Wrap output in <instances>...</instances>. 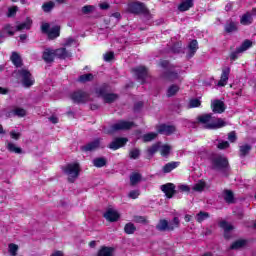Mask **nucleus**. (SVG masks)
Masks as SVG:
<instances>
[{"mask_svg":"<svg viewBox=\"0 0 256 256\" xmlns=\"http://www.w3.org/2000/svg\"><path fill=\"white\" fill-rule=\"evenodd\" d=\"M197 121L200 125H203L205 129H221L225 127L227 122L221 118L213 117L211 114H202L197 117Z\"/></svg>","mask_w":256,"mask_h":256,"instance_id":"nucleus-1","label":"nucleus"},{"mask_svg":"<svg viewBox=\"0 0 256 256\" xmlns=\"http://www.w3.org/2000/svg\"><path fill=\"white\" fill-rule=\"evenodd\" d=\"M64 175H66L69 183H75V180L79 177L81 173V167L79 163H69L62 167Z\"/></svg>","mask_w":256,"mask_h":256,"instance_id":"nucleus-2","label":"nucleus"},{"mask_svg":"<svg viewBox=\"0 0 256 256\" xmlns=\"http://www.w3.org/2000/svg\"><path fill=\"white\" fill-rule=\"evenodd\" d=\"M126 13H131L132 15H139L141 13H148L147 7L143 2H129L125 8Z\"/></svg>","mask_w":256,"mask_h":256,"instance_id":"nucleus-3","label":"nucleus"},{"mask_svg":"<svg viewBox=\"0 0 256 256\" xmlns=\"http://www.w3.org/2000/svg\"><path fill=\"white\" fill-rule=\"evenodd\" d=\"M41 29L42 33H47L49 39H57L61 31V28L59 26H51L49 25V23H43Z\"/></svg>","mask_w":256,"mask_h":256,"instance_id":"nucleus-4","label":"nucleus"},{"mask_svg":"<svg viewBox=\"0 0 256 256\" xmlns=\"http://www.w3.org/2000/svg\"><path fill=\"white\" fill-rule=\"evenodd\" d=\"M19 76L21 77L23 87L29 88L35 84V78L31 75V72L27 69H22L18 71Z\"/></svg>","mask_w":256,"mask_h":256,"instance_id":"nucleus-5","label":"nucleus"},{"mask_svg":"<svg viewBox=\"0 0 256 256\" xmlns=\"http://www.w3.org/2000/svg\"><path fill=\"white\" fill-rule=\"evenodd\" d=\"M212 165L214 169H224V167H227L229 165V162L227 161V158L222 155H216L212 159Z\"/></svg>","mask_w":256,"mask_h":256,"instance_id":"nucleus-6","label":"nucleus"},{"mask_svg":"<svg viewBox=\"0 0 256 256\" xmlns=\"http://www.w3.org/2000/svg\"><path fill=\"white\" fill-rule=\"evenodd\" d=\"M135 127V124L131 121L120 120L112 126V131H125Z\"/></svg>","mask_w":256,"mask_h":256,"instance_id":"nucleus-7","label":"nucleus"},{"mask_svg":"<svg viewBox=\"0 0 256 256\" xmlns=\"http://www.w3.org/2000/svg\"><path fill=\"white\" fill-rule=\"evenodd\" d=\"M104 217L107 221L113 223L115 221H119V217H121V214L119 213V211L110 208L105 212Z\"/></svg>","mask_w":256,"mask_h":256,"instance_id":"nucleus-8","label":"nucleus"},{"mask_svg":"<svg viewBox=\"0 0 256 256\" xmlns=\"http://www.w3.org/2000/svg\"><path fill=\"white\" fill-rule=\"evenodd\" d=\"M101 147H103L101 139H95L94 141L82 146V151H97V149H101Z\"/></svg>","mask_w":256,"mask_h":256,"instance_id":"nucleus-9","label":"nucleus"},{"mask_svg":"<svg viewBox=\"0 0 256 256\" xmlns=\"http://www.w3.org/2000/svg\"><path fill=\"white\" fill-rule=\"evenodd\" d=\"M72 99L75 103H87V101H89V94L83 91L74 92L72 94Z\"/></svg>","mask_w":256,"mask_h":256,"instance_id":"nucleus-10","label":"nucleus"},{"mask_svg":"<svg viewBox=\"0 0 256 256\" xmlns=\"http://www.w3.org/2000/svg\"><path fill=\"white\" fill-rule=\"evenodd\" d=\"M231 73V68L226 66L222 69L221 78L218 81V87H225L229 81V74Z\"/></svg>","mask_w":256,"mask_h":256,"instance_id":"nucleus-11","label":"nucleus"},{"mask_svg":"<svg viewBox=\"0 0 256 256\" xmlns=\"http://www.w3.org/2000/svg\"><path fill=\"white\" fill-rule=\"evenodd\" d=\"M127 141H129L127 138H116L110 143L109 149L117 151V149H121V147H124L127 144Z\"/></svg>","mask_w":256,"mask_h":256,"instance_id":"nucleus-12","label":"nucleus"},{"mask_svg":"<svg viewBox=\"0 0 256 256\" xmlns=\"http://www.w3.org/2000/svg\"><path fill=\"white\" fill-rule=\"evenodd\" d=\"M133 71H134L137 79H139V81H141V83H145V79H147V68H145L143 66H139V67L135 68Z\"/></svg>","mask_w":256,"mask_h":256,"instance_id":"nucleus-13","label":"nucleus"},{"mask_svg":"<svg viewBox=\"0 0 256 256\" xmlns=\"http://www.w3.org/2000/svg\"><path fill=\"white\" fill-rule=\"evenodd\" d=\"M157 131L161 135H171L172 133H175V126L162 124L157 127Z\"/></svg>","mask_w":256,"mask_h":256,"instance_id":"nucleus-14","label":"nucleus"},{"mask_svg":"<svg viewBox=\"0 0 256 256\" xmlns=\"http://www.w3.org/2000/svg\"><path fill=\"white\" fill-rule=\"evenodd\" d=\"M100 97H103L105 103H113V101H117V94L105 93V90L100 89L98 92Z\"/></svg>","mask_w":256,"mask_h":256,"instance_id":"nucleus-15","label":"nucleus"},{"mask_svg":"<svg viewBox=\"0 0 256 256\" xmlns=\"http://www.w3.org/2000/svg\"><path fill=\"white\" fill-rule=\"evenodd\" d=\"M161 190L163 191V193H165V195H166V197H168V199H171V197H173V195H175V185H173L171 183L162 185Z\"/></svg>","mask_w":256,"mask_h":256,"instance_id":"nucleus-16","label":"nucleus"},{"mask_svg":"<svg viewBox=\"0 0 256 256\" xmlns=\"http://www.w3.org/2000/svg\"><path fill=\"white\" fill-rule=\"evenodd\" d=\"M33 25V20L31 18H26L22 23L16 25V31H29Z\"/></svg>","mask_w":256,"mask_h":256,"instance_id":"nucleus-17","label":"nucleus"},{"mask_svg":"<svg viewBox=\"0 0 256 256\" xmlns=\"http://www.w3.org/2000/svg\"><path fill=\"white\" fill-rule=\"evenodd\" d=\"M213 113H223L225 111V104L220 100H214L211 104Z\"/></svg>","mask_w":256,"mask_h":256,"instance_id":"nucleus-18","label":"nucleus"},{"mask_svg":"<svg viewBox=\"0 0 256 256\" xmlns=\"http://www.w3.org/2000/svg\"><path fill=\"white\" fill-rule=\"evenodd\" d=\"M115 255V248L113 247H101L97 253V256H113Z\"/></svg>","mask_w":256,"mask_h":256,"instance_id":"nucleus-19","label":"nucleus"},{"mask_svg":"<svg viewBox=\"0 0 256 256\" xmlns=\"http://www.w3.org/2000/svg\"><path fill=\"white\" fill-rule=\"evenodd\" d=\"M54 57H58L59 59H67L71 57V52H68L65 48H59L54 50Z\"/></svg>","mask_w":256,"mask_h":256,"instance_id":"nucleus-20","label":"nucleus"},{"mask_svg":"<svg viewBox=\"0 0 256 256\" xmlns=\"http://www.w3.org/2000/svg\"><path fill=\"white\" fill-rule=\"evenodd\" d=\"M253 23V15L251 12H246L240 17V24L241 25H251Z\"/></svg>","mask_w":256,"mask_h":256,"instance_id":"nucleus-21","label":"nucleus"},{"mask_svg":"<svg viewBox=\"0 0 256 256\" xmlns=\"http://www.w3.org/2000/svg\"><path fill=\"white\" fill-rule=\"evenodd\" d=\"M197 45H198L197 40H192L188 45V53H187L188 59H191V57H193V55L197 53V49H198Z\"/></svg>","mask_w":256,"mask_h":256,"instance_id":"nucleus-22","label":"nucleus"},{"mask_svg":"<svg viewBox=\"0 0 256 256\" xmlns=\"http://www.w3.org/2000/svg\"><path fill=\"white\" fill-rule=\"evenodd\" d=\"M220 227L224 229V237L226 239H230L231 236L229 235V232L233 231V225L227 223L226 221H222L220 222Z\"/></svg>","mask_w":256,"mask_h":256,"instance_id":"nucleus-23","label":"nucleus"},{"mask_svg":"<svg viewBox=\"0 0 256 256\" xmlns=\"http://www.w3.org/2000/svg\"><path fill=\"white\" fill-rule=\"evenodd\" d=\"M226 33H235L237 31V22L228 20L224 26Z\"/></svg>","mask_w":256,"mask_h":256,"instance_id":"nucleus-24","label":"nucleus"},{"mask_svg":"<svg viewBox=\"0 0 256 256\" xmlns=\"http://www.w3.org/2000/svg\"><path fill=\"white\" fill-rule=\"evenodd\" d=\"M43 59L46 63H51L55 59V50L46 49L43 53Z\"/></svg>","mask_w":256,"mask_h":256,"instance_id":"nucleus-25","label":"nucleus"},{"mask_svg":"<svg viewBox=\"0 0 256 256\" xmlns=\"http://www.w3.org/2000/svg\"><path fill=\"white\" fill-rule=\"evenodd\" d=\"M156 229L158 231H170L169 230V221L165 219H161L158 224L156 225Z\"/></svg>","mask_w":256,"mask_h":256,"instance_id":"nucleus-26","label":"nucleus"},{"mask_svg":"<svg viewBox=\"0 0 256 256\" xmlns=\"http://www.w3.org/2000/svg\"><path fill=\"white\" fill-rule=\"evenodd\" d=\"M191 7H193V0H185L178 6V9L179 11L183 12V11H189Z\"/></svg>","mask_w":256,"mask_h":256,"instance_id":"nucleus-27","label":"nucleus"},{"mask_svg":"<svg viewBox=\"0 0 256 256\" xmlns=\"http://www.w3.org/2000/svg\"><path fill=\"white\" fill-rule=\"evenodd\" d=\"M247 245V240L239 239L236 240L231 246L230 249L237 250V249H243Z\"/></svg>","mask_w":256,"mask_h":256,"instance_id":"nucleus-28","label":"nucleus"},{"mask_svg":"<svg viewBox=\"0 0 256 256\" xmlns=\"http://www.w3.org/2000/svg\"><path fill=\"white\" fill-rule=\"evenodd\" d=\"M179 167V162H170L163 167V173H171L173 169Z\"/></svg>","mask_w":256,"mask_h":256,"instance_id":"nucleus-29","label":"nucleus"},{"mask_svg":"<svg viewBox=\"0 0 256 256\" xmlns=\"http://www.w3.org/2000/svg\"><path fill=\"white\" fill-rule=\"evenodd\" d=\"M251 151V145L243 144L240 146V157H247Z\"/></svg>","mask_w":256,"mask_h":256,"instance_id":"nucleus-30","label":"nucleus"},{"mask_svg":"<svg viewBox=\"0 0 256 256\" xmlns=\"http://www.w3.org/2000/svg\"><path fill=\"white\" fill-rule=\"evenodd\" d=\"M253 45V42L251 40H246L242 43V45L237 48V53H244V51H247Z\"/></svg>","mask_w":256,"mask_h":256,"instance_id":"nucleus-31","label":"nucleus"},{"mask_svg":"<svg viewBox=\"0 0 256 256\" xmlns=\"http://www.w3.org/2000/svg\"><path fill=\"white\" fill-rule=\"evenodd\" d=\"M11 61L15 67H21V56L17 52L12 53Z\"/></svg>","mask_w":256,"mask_h":256,"instance_id":"nucleus-32","label":"nucleus"},{"mask_svg":"<svg viewBox=\"0 0 256 256\" xmlns=\"http://www.w3.org/2000/svg\"><path fill=\"white\" fill-rule=\"evenodd\" d=\"M124 231L127 235H133V233L137 231V228L135 227V224L127 223L124 227Z\"/></svg>","mask_w":256,"mask_h":256,"instance_id":"nucleus-33","label":"nucleus"},{"mask_svg":"<svg viewBox=\"0 0 256 256\" xmlns=\"http://www.w3.org/2000/svg\"><path fill=\"white\" fill-rule=\"evenodd\" d=\"M7 149L11 153H17V154H21L23 151V150H21L20 147H17L14 143H11V142H8Z\"/></svg>","mask_w":256,"mask_h":256,"instance_id":"nucleus-34","label":"nucleus"},{"mask_svg":"<svg viewBox=\"0 0 256 256\" xmlns=\"http://www.w3.org/2000/svg\"><path fill=\"white\" fill-rule=\"evenodd\" d=\"M196 221L198 223H203V221H206V219H209V213L207 212H199L196 217H195Z\"/></svg>","mask_w":256,"mask_h":256,"instance_id":"nucleus-35","label":"nucleus"},{"mask_svg":"<svg viewBox=\"0 0 256 256\" xmlns=\"http://www.w3.org/2000/svg\"><path fill=\"white\" fill-rule=\"evenodd\" d=\"M18 251H19V245L14 243H10L8 245V253H10L11 256H16Z\"/></svg>","mask_w":256,"mask_h":256,"instance_id":"nucleus-36","label":"nucleus"},{"mask_svg":"<svg viewBox=\"0 0 256 256\" xmlns=\"http://www.w3.org/2000/svg\"><path fill=\"white\" fill-rule=\"evenodd\" d=\"M159 151H160V155H162V157H167V155H169V153H171V146L160 144Z\"/></svg>","mask_w":256,"mask_h":256,"instance_id":"nucleus-37","label":"nucleus"},{"mask_svg":"<svg viewBox=\"0 0 256 256\" xmlns=\"http://www.w3.org/2000/svg\"><path fill=\"white\" fill-rule=\"evenodd\" d=\"M180 223H181V221L179 220V218L174 217V219L170 223H168L169 231H173V230L179 228Z\"/></svg>","mask_w":256,"mask_h":256,"instance_id":"nucleus-38","label":"nucleus"},{"mask_svg":"<svg viewBox=\"0 0 256 256\" xmlns=\"http://www.w3.org/2000/svg\"><path fill=\"white\" fill-rule=\"evenodd\" d=\"M54 7H55V2L49 1L42 5V10L44 11V13H49V11L53 10Z\"/></svg>","mask_w":256,"mask_h":256,"instance_id":"nucleus-39","label":"nucleus"},{"mask_svg":"<svg viewBox=\"0 0 256 256\" xmlns=\"http://www.w3.org/2000/svg\"><path fill=\"white\" fill-rule=\"evenodd\" d=\"M94 167H105L107 165V160L105 158H96L93 160Z\"/></svg>","mask_w":256,"mask_h":256,"instance_id":"nucleus-40","label":"nucleus"},{"mask_svg":"<svg viewBox=\"0 0 256 256\" xmlns=\"http://www.w3.org/2000/svg\"><path fill=\"white\" fill-rule=\"evenodd\" d=\"M179 92V86L171 85L167 90V97H173V95H177Z\"/></svg>","mask_w":256,"mask_h":256,"instance_id":"nucleus-41","label":"nucleus"},{"mask_svg":"<svg viewBox=\"0 0 256 256\" xmlns=\"http://www.w3.org/2000/svg\"><path fill=\"white\" fill-rule=\"evenodd\" d=\"M141 181V174L134 173L130 176V183L131 185H137Z\"/></svg>","mask_w":256,"mask_h":256,"instance_id":"nucleus-42","label":"nucleus"},{"mask_svg":"<svg viewBox=\"0 0 256 256\" xmlns=\"http://www.w3.org/2000/svg\"><path fill=\"white\" fill-rule=\"evenodd\" d=\"M13 115H16L17 117H25V115H27V111L23 108H15L13 111H12Z\"/></svg>","mask_w":256,"mask_h":256,"instance_id":"nucleus-43","label":"nucleus"},{"mask_svg":"<svg viewBox=\"0 0 256 256\" xmlns=\"http://www.w3.org/2000/svg\"><path fill=\"white\" fill-rule=\"evenodd\" d=\"M224 199L226 203H233L234 201L233 192H231V190H226L224 192Z\"/></svg>","mask_w":256,"mask_h":256,"instance_id":"nucleus-44","label":"nucleus"},{"mask_svg":"<svg viewBox=\"0 0 256 256\" xmlns=\"http://www.w3.org/2000/svg\"><path fill=\"white\" fill-rule=\"evenodd\" d=\"M193 191H197L198 193H201L203 189H205V182L199 181L192 187Z\"/></svg>","mask_w":256,"mask_h":256,"instance_id":"nucleus-45","label":"nucleus"},{"mask_svg":"<svg viewBox=\"0 0 256 256\" xmlns=\"http://www.w3.org/2000/svg\"><path fill=\"white\" fill-rule=\"evenodd\" d=\"M156 137H157V133H155V132H150V133L145 134V135L143 136V141H144L145 143H149V141H153V139H156Z\"/></svg>","mask_w":256,"mask_h":256,"instance_id":"nucleus-46","label":"nucleus"},{"mask_svg":"<svg viewBox=\"0 0 256 256\" xmlns=\"http://www.w3.org/2000/svg\"><path fill=\"white\" fill-rule=\"evenodd\" d=\"M5 33H8V35H15V31H17V28H14L11 26V24H6L4 26Z\"/></svg>","mask_w":256,"mask_h":256,"instance_id":"nucleus-47","label":"nucleus"},{"mask_svg":"<svg viewBox=\"0 0 256 256\" xmlns=\"http://www.w3.org/2000/svg\"><path fill=\"white\" fill-rule=\"evenodd\" d=\"M93 79V74H84L79 77L80 83H87V81H91Z\"/></svg>","mask_w":256,"mask_h":256,"instance_id":"nucleus-48","label":"nucleus"},{"mask_svg":"<svg viewBox=\"0 0 256 256\" xmlns=\"http://www.w3.org/2000/svg\"><path fill=\"white\" fill-rule=\"evenodd\" d=\"M195 107H201V100L199 99H192L189 102V108L194 109Z\"/></svg>","mask_w":256,"mask_h":256,"instance_id":"nucleus-49","label":"nucleus"},{"mask_svg":"<svg viewBox=\"0 0 256 256\" xmlns=\"http://www.w3.org/2000/svg\"><path fill=\"white\" fill-rule=\"evenodd\" d=\"M93 11H95V6L86 5L82 7V13H84V15H88V13H93Z\"/></svg>","mask_w":256,"mask_h":256,"instance_id":"nucleus-50","label":"nucleus"},{"mask_svg":"<svg viewBox=\"0 0 256 256\" xmlns=\"http://www.w3.org/2000/svg\"><path fill=\"white\" fill-rule=\"evenodd\" d=\"M159 150H160V143H157L148 149V153L149 155H155V153H157V151Z\"/></svg>","mask_w":256,"mask_h":256,"instance_id":"nucleus-51","label":"nucleus"},{"mask_svg":"<svg viewBox=\"0 0 256 256\" xmlns=\"http://www.w3.org/2000/svg\"><path fill=\"white\" fill-rule=\"evenodd\" d=\"M17 11H19L17 6L10 7L8 9L7 17H15V15H17Z\"/></svg>","mask_w":256,"mask_h":256,"instance_id":"nucleus-52","label":"nucleus"},{"mask_svg":"<svg viewBox=\"0 0 256 256\" xmlns=\"http://www.w3.org/2000/svg\"><path fill=\"white\" fill-rule=\"evenodd\" d=\"M139 195H141V192H139V190H132L129 192L128 197L130 199H137Z\"/></svg>","mask_w":256,"mask_h":256,"instance_id":"nucleus-53","label":"nucleus"},{"mask_svg":"<svg viewBox=\"0 0 256 256\" xmlns=\"http://www.w3.org/2000/svg\"><path fill=\"white\" fill-rule=\"evenodd\" d=\"M140 155L139 149H133L130 151V158L131 159H138Z\"/></svg>","mask_w":256,"mask_h":256,"instance_id":"nucleus-54","label":"nucleus"},{"mask_svg":"<svg viewBox=\"0 0 256 256\" xmlns=\"http://www.w3.org/2000/svg\"><path fill=\"white\" fill-rule=\"evenodd\" d=\"M232 97L237 99V97H241L243 95V90L241 88L234 90L231 92Z\"/></svg>","mask_w":256,"mask_h":256,"instance_id":"nucleus-55","label":"nucleus"},{"mask_svg":"<svg viewBox=\"0 0 256 256\" xmlns=\"http://www.w3.org/2000/svg\"><path fill=\"white\" fill-rule=\"evenodd\" d=\"M166 77L169 79V81H175L179 75L175 72H170Z\"/></svg>","mask_w":256,"mask_h":256,"instance_id":"nucleus-56","label":"nucleus"},{"mask_svg":"<svg viewBox=\"0 0 256 256\" xmlns=\"http://www.w3.org/2000/svg\"><path fill=\"white\" fill-rule=\"evenodd\" d=\"M228 140L231 142V143H235V141L237 140V136L235 135V132H230L228 134Z\"/></svg>","mask_w":256,"mask_h":256,"instance_id":"nucleus-57","label":"nucleus"},{"mask_svg":"<svg viewBox=\"0 0 256 256\" xmlns=\"http://www.w3.org/2000/svg\"><path fill=\"white\" fill-rule=\"evenodd\" d=\"M114 57L113 52H107L106 54H104V61H111Z\"/></svg>","mask_w":256,"mask_h":256,"instance_id":"nucleus-58","label":"nucleus"},{"mask_svg":"<svg viewBox=\"0 0 256 256\" xmlns=\"http://www.w3.org/2000/svg\"><path fill=\"white\" fill-rule=\"evenodd\" d=\"M229 147V142L223 141L218 144V149H227Z\"/></svg>","mask_w":256,"mask_h":256,"instance_id":"nucleus-59","label":"nucleus"},{"mask_svg":"<svg viewBox=\"0 0 256 256\" xmlns=\"http://www.w3.org/2000/svg\"><path fill=\"white\" fill-rule=\"evenodd\" d=\"M179 189H180V191H182V192H184V193H189V191L191 190V189L189 188V186H187V185H180V186H179Z\"/></svg>","mask_w":256,"mask_h":256,"instance_id":"nucleus-60","label":"nucleus"},{"mask_svg":"<svg viewBox=\"0 0 256 256\" xmlns=\"http://www.w3.org/2000/svg\"><path fill=\"white\" fill-rule=\"evenodd\" d=\"M49 121H51V123H53L54 125H56V123H59V118H57L56 116H51L49 118Z\"/></svg>","mask_w":256,"mask_h":256,"instance_id":"nucleus-61","label":"nucleus"},{"mask_svg":"<svg viewBox=\"0 0 256 256\" xmlns=\"http://www.w3.org/2000/svg\"><path fill=\"white\" fill-rule=\"evenodd\" d=\"M72 43H75V39H73V38H68L67 40H66V42H65V46L66 47H69V45H71Z\"/></svg>","mask_w":256,"mask_h":256,"instance_id":"nucleus-62","label":"nucleus"},{"mask_svg":"<svg viewBox=\"0 0 256 256\" xmlns=\"http://www.w3.org/2000/svg\"><path fill=\"white\" fill-rule=\"evenodd\" d=\"M99 7H100V9L105 10V9H107L109 7V3L102 2V3L99 4Z\"/></svg>","mask_w":256,"mask_h":256,"instance_id":"nucleus-63","label":"nucleus"},{"mask_svg":"<svg viewBox=\"0 0 256 256\" xmlns=\"http://www.w3.org/2000/svg\"><path fill=\"white\" fill-rule=\"evenodd\" d=\"M20 135H21V134H19V133H17V132H11V133H10L11 138H12V139H16V140L19 139Z\"/></svg>","mask_w":256,"mask_h":256,"instance_id":"nucleus-64","label":"nucleus"}]
</instances>
